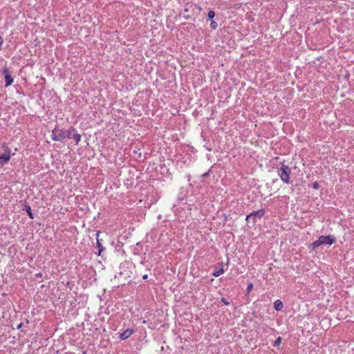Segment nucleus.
<instances>
[{
	"mask_svg": "<svg viewBox=\"0 0 354 354\" xmlns=\"http://www.w3.org/2000/svg\"><path fill=\"white\" fill-rule=\"evenodd\" d=\"M217 23L214 21H212V22L210 23V27L214 30L217 28Z\"/></svg>",
	"mask_w": 354,
	"mask_h": 354,
	"instance_id": "obj_15",
	"label": "nucleus"
},
{
	"mask_svg": "<svg viewBox=\"0 0 354 354\" xmlns=\"http://www.w3.org/2000/svg\"><path fill=\"white\" fill-rule=\"evenodd\" d=\"M26 209L27 213L28 214V216H29L31 218H33L34 217H33V214H32V212H31V208H30V206H26Z\"/></svg>",
	"mask_w": 354,
	"mask_h": 354,
	"instance_id": "obj_12",
	"label": "nucleus"
},
{
	"mask_svg": "<svg viewBox=\"0 0 354 354\" xmlns=\"http://www.w3.org/2000/svg\"><path fill=\"white\" fill-rule=\"evenodd\" d=\"M23 324L22 323H20L18 326H17V328H21V326H22Z\"/></svg>",
	"mask_w": 354,
	"mask_h": 354,
	"instance_id": "obj_21",
	"label": "nucleus"
},
{
	"mask_svg": "<svg viewBox=\"0 0 354 354\" xmlns=\"http://www.w3.org/2000/svg\"><path fill=\"white\" fill-rule=\"evenodd\" d=\"M281 343V337H278L277 338V339L274 341L273 346H277L280 345Z\"/></svg>",
	"mask_w": 354,
	"mask_h": 354,
	"instance_id": "obj_13",
	"label": "nucleus"
},
{
	"mask_svg": "<svg viewBox=\"0 0 354 354\" xmlns=\"http://www.w3.org/2000/svg\"><path fill=\"white\" fill-rule=\"evenodd\" d=\"M97 248L99 249V254H98V255H100L101 254V252L104 250V248H103L102 243L100 242V241L98 239H97Z\"/></svg>",
	"mask_w": 354,
	"mask_h": 354,
	"instance_id": "obj_11",
	"label": "nucleus"
},
{
	"mask_svg": "<svg viewBox=\"0 0 354 354\" xmlns=\"http://www.w3.org/2000/svg\"><path fill=\"white\" fill-rule=\"evenodd\" d=\"M3 38L0 36V50L1 49V46L3 44Z\"/></svg>",
	"mask_w": 354,
	"mask_h": 354,
	"instance_id": "obj_19",
	"label": "nucleus"
},
{
	"mask_svg": "<svg viewBox=\"0 0 354 354\" xmlns=\"http://www.w3.org/2000/svg\"><path fill=\"white\" fill-rule=\"evenodd\" d=\"M291 169L288 166L281 163L279 167H277V174L281 180L285 183H290V174Z\"/></svg>",
	"mask_w": 354,
	"mask_h": 354,
	"instance_id": "obj_2",
	"label": "nucleus"
},
{
	"mask_svg": "<svg viewBox=\"0 0 354 354\" xmlns=\"http://www.w3.org/2000/svg\"><path fill=\"white\" fill-rule=\"evenodd\" d=\"M283 303L281 300L277 299L274 303V308L276 310L279 311L283 308Z\"/></svg>",
	"mask_w": 354,
	"mask_h": 354,
	"instance_id": "obj_8",
	"label": "nucleus"
},
{
	"mask_svg": "<svg viewBox=\"0 0 354 354\" xmlns=\"http://www.w3.org/2000/svg\"><path fill=\"white\" fill-rule=\"evenodd\" d=\"M2 73L4 74V75L6 76V75H10L9 73V69L6 67L3 68V71H2Z\"/></svg>",
	"mask_w": 354,
	"mask_h": 354,
	"instance_id": "obj_16",
	"label": "nucleus"
},
{
	"mask_svg": "<svg viewBox=\"0 0 354 354\" xmlns=\"http://www.w3.org/2000/svg\"><path fill=\"white\" fill-rule=\"evenodd\" d=\"M223 272H224L223 269V268H221V269H218V270H215V271L212 273V274H213L214 277H217L220 276L221 274H223Z\"/></svg>",
	"mask_w": 354,
	"mask_h": 354,
	"instance_id": "obj_10",
	"label": "nucleus"
},
{
	"mask_svg": "<svg viewBox=\"0 0 354 354\" xmlns=\"http://www.w3.org/2000/svg\"><path fill=\"white\" fill-rule=\"evenodd\" d=\"M10 149L7 147L4 153L0 156V165H3L6 164L10 160Z\"/></svg>",
	"mask_w": 354,
	"mask_h": 354,
	"instance_id": "obj_5",
	"label": "nucleus"
},
{
	"mask_svg": "<svg viewBox=\"0 0 354 354\" xmlns=\"http://www.w3.org/2000/svg\"><path fill=\"white\" fill-rule=\"evenodd\" d=\"M148 278V275L147 274H145L142 276V279H147Z\"/></svg>",
	"mask_w": 354,
	"mask_h": 354,
	"instance_id": "obj_20",
	"label": "nucleus"
},
{
	"mask_svg": "<svg viewBox=\"0 0 354 354\" xmlns=\"http://www.w3.org/2000/svg\"><path fill=\"white\" fill-rule=\"evenodd\" d=\"M6 86L8 87L11 85L13 82V78L10 75H6L5 76Z\"/></svg>",
	"mask_w": 354,
	"mask_h": 354,
	"instance_id": "obj_9",
	"label": "nucleus"
},
{
	"mask_svg": "<svg viewBox=\"0 0 354 354\" xmlns=\"http://www.w3.org/2000/svg\"><path fill=\"white\" fill-rule=\"evenodd\" d=\"M335 241V238L332 235L321 236L319 239L312 243L313 249L315 250L321 245H332Z\"/></svg>",
	"mask_w": 354,
	"mask_h": 354,
	"instance_id": "obj_3",
	"label": "nucleus"
},
{
	"mask_svg": "<svg viewBox=\"0 0 354 354\" xmlns=\"http://www.w3.org/2000/svg\"><path fill=\"white\" fill-rule=\"evenodd\" d=\"M61 129L55 128L52 131L51 138L53 140L61 141Z\"/></svg>",
	"mask_w": 354,
	"mask_h": 354,
	"instance_id": "obj_6",
	"label": "nucleus"
},
{
	"mask_svg": "<svg viewBox=\"0 0 354 354\" xmlns=\"http://www.w3.org/2000/svg\"><path fill=\"white\" fill-rule=\"evenodd\" d=\"M313 187L314 188H317V183H315L314 185H313Z\"/></svg>",
	"mask_w": 354,
	"mask_h": 354,
	"instance_id": "obj_22",
	"label": "nucleus"
},
{
	"mask_svg": "<svg viewBox=\"0 0 354 354\" xmlns=\"http://www.w3.org/2000/svg\"><path fill=\"white\" fill-rule=\"evenodd\" d=\"M133 333V330L132 329H127L125 330L120 335V337L122 339H126L129 338Z\"/></svg>",
	"mask_w": 354,
	"mask_h": 354,
	"instance_id": "obj_7",
	"label": "nucleus"
},
{
	"mask_svg": "<svg viewBox=\"0 0 354 354\" xmlns=\"http://www.w3.org/2000/svg\"><path fill=\"white\" fill-rule=\"evenodd\" d=\"M253 288V284L252 283H250L248 287H247V292H250Z\"/></svg>",
	"mask_w": 354,
	"mask_h": 354,
	"instance_id": "obj_18",
	"label": "nucleus"
},
{
	"mask_svg": "<svg viewBox=\"0 0 354 354\" xmlns=\"http://www.w3.org/2000/svg\"><path fill=\"white\" fill-rule=\"evenodd\" d=\"M207 16L209 19H213L215 17V12L213 10H209L208 12Z\"/></svg>",
	"mask_w": 354,
	"mask_h": 354,
	"instance_id": "obj_14",
	"label": "nucleus"
},
{
	"mask_svg": "<svg viewBox=\"0 0 354 354\" xmlns=\"http://www.w3.org/2000/svg\"><path fill=\"white\" fill-rule=\"evenodd\" d=\"M221 301L222 303H223L226 306H228L230 304V302L227 300V299H225L224 297H222Z\"/></svg>",
	"mask_w": 354,
	"mask_h": 354,
	"instance_id": "obj_17",
	"label": "nucleus"
},
{
	"mask_svg": "<svg viewBox=\"0 0 354 354\" xmlns=\"http://www.w3.org/2000/svg\"><path fill=\"white\" fill-rule=\"evenodd\" d=\"M61 140L64 138L71 139L73 138L75 140L76 144L77 145L81 140V135L77 133L75 128L71 127L69 130H64L61 129Z\"/></svg>",
	"mask_w": 354,
	"mask_h": 354,
	"instance_id": "obj_1",
	"label": "nucleus"
},
{
	"mask_svg": "<svg viewBox=\"0 0 354 354\" xmlns=\"http://www.w3.org/2000/svg\"><path fill=\"white\" fill-rule=\"evenodd\" d=\"M264 213L265 212L263 209L254 211L246 216L245 220L248 222L251 221L252 223H256L257 219H260L264 215Z\"/></svg>",
	"mask_w": 354,
	"mask_h": 354,
	"instance_id": "obj_4",
	"label": "nucleus"
}]
</instances>
